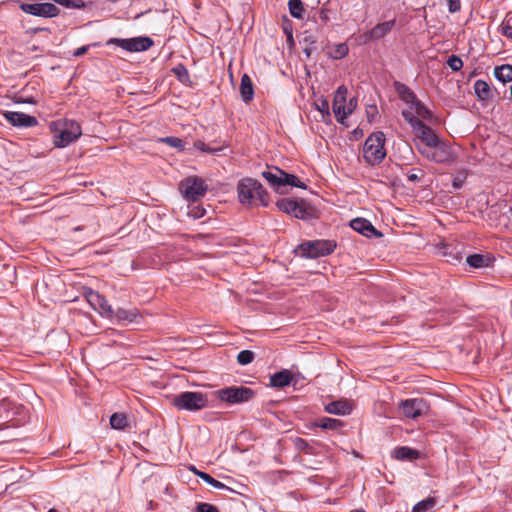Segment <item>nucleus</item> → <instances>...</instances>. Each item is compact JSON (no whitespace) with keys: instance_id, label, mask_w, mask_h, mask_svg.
Returning <instances> with one entry per match:
<instances>
[{"instance_id":"39448f33","label":"nucleus","mask_w":512,"mask_h":512,"mask_svg":"<svg viewBox=\"0 0 512 512\" xmlns=\"http://www.w3.org/2000/svg\"><path fill=\"white\" fill-rule=\"evenodd\" d=\"M219 400L227 404H242L255 397V391L244 386H230L216 391Z\"/></svg>"},{"instance_id":"8fccbe9b","label":"nucleus","mask_w":512,"mask_h":512,"mask_svg":"<svg viewBox=\"0 0 512 512\" xmlns=\"http://www.w3.org/2000/svg\"><path fill=\"white\" fill-rule=\"evenodd\" d=\"M174 72L178 76L179 79H181L182 74L187 75V70L183 65H179L178 67L174 68Z\"/></svg>"},{"instance_id":"1a4fd4ad","label":"nucleus","mask_w":512,"mask_h":512,"mask_svg":"<svg viewBox=\"0 0 512 512\" xmlns=\"http://www.w3.org/2000/svg\"><path fill=\"white\" fill-rule=\"evenodd\" d=\"M180 190L188 201H197L207 192L205 181L199 177H188L180 182Z\"/></svg>"},{"instance_id":"6ab92c4d","label":"nucleus","mask_w":512,"mask_h":512,"mask_svg":"<svg viewBox=\"0 0 512 512\" xmlns=\"http://www.w3.org/2000/svg\"><path fill=\"white\" fill-rule=\"evenodd\" d=\"M262 177L275 189L279 190L282 187V177L284 171L274 167L273 169L268 168L261 173Z\"/></svg>"},{"instance_id":"dca6fc26","label":"nucleus","mask_w":512,"mask_h":512,"mask_svg":"<svg viewBox=\"0 0 512 512\" xmlns=\"http://www.w3.org/2000/svg\"><path fill=\"white\" fill-rule=\"evenodd\" d=\"M350 227L356 232L368 238L374 236L376 238L382 237V233L378 231L372 223L365 218H355L350 221Z\"/></svg>"},{"instance_id":"79ce46f5","label":"nucleus","mask_w":512,"mask_h":512,"mask_svg":"<svg viewBox=\"0 0 512 512\" xmlns=\"http://www.w3.org/2000/svg\"><path fill=\"white\" fill-rule=\"evenodd\" d=\"M194 147L202 152L206 153H216L218 151H221V148H210L207 144L204 142L198 140L194 142Z\"/></svg>"},{"instance_id":"2eb2a0df","label":"nucleus","mask_w":512,"mask_h":512,"mask_svg":"<svg viewBox=\"0 0 512 512\" xmlns=\"http://www.w3.org/2000/svg\"><path fill=\"white\" fill-rule=\"evenodd\" d=\"M3 116L9 123L17 127H33L38 123L34 116L22 112L6 111Z\"/></svg>"},{"instance_id":"423d86ee","label":"nucleus","mask_w":512,"mask_h":512,"mask_svg":"<svg viewBox=\"0 0 512 512\" xmlns=\"http://www.w3.org/2000/svg\"><path fill=\"white\" fill-rule=\"evenodd\" d=\"M419 152L428 160L435 163H451L456 160V154L453 149L441 140L430 148H419Z\"/></svg>"},{"instance_id":"6e6552de","label":"nucleus","mask_w":512,"mask_h":512,"mask_svg":"<svg viewBox=\"0 0 512 512\" xmlns=\"http://www.w3.org/2000/svg\"><path fill=\"white\" fill-rule=\"evenodd\" d=\"M276 206L295 218L306 219L312 215L311 207L302 199L283 198L277 201Z\"/></svg>"},{"instance_id":"9d476101","label":"nucleus","mask_w":512,"mask_h":512,"mask_svg":"<svg viewBox=\"0 0 512 512\" xmlns=\"http://www.w3.org/2000/svg\"><path fill=\"white\" fill-rule=\"evenodd\" d=\"M107 44L116 45L129 52H143L150 49L154 41L148 36H140L128 39L111 38Z\"/></svg>"},{"instance_id":"ddd939ff","label":"nucleus","mask_w":512,"mask_h":512,"mask_svg":"<svg viewBox=\"0 0 512 512\" xmlns=\"http://www.w3.org/2000/svg\"><path fill=\"white\" fill-rule=\"evenodd\" d=\"M400 408L406 417L412 419L418 418L428 410L427 403L423 399L419 398L401 401Z\"/></svg>"},{"instance_id":"72a5a7b5","label":"nucleus","mask_w":512,"mask_h":512,"mask_svg":"<svg viewBox=\"0 0 512 512\" xmlns=\"http://www.w3.org/2000/svg\"><path fill=\"white\" fill-rule=\"evenodd\" d=\"M318 426L327 430H338L343 426V422L338 419L324 417L319 420Z\"/></svg>"},{"instance_id":"37998d69","label":"nucleus","mask_w":512,"mask_h":512,"mask_svg":"<svg viewBox=\"0 0 512 512\" xmlns=\"http://www.w3.org/2000/svg\"><path fill=\"white\" fill-rule=\"evenodd\" d=\"M195 512H219L217 507L209 503H199Z\"/></svg>"},{"instance_id":"a18cd8bd","label":"nucleus","mask_w":512,"mask_h":512,"mask_svg":"<svg viewBox=\"0 0 512 512\" xmlns=\"http://www.w3.org/2000/svg\"><path fill=\"white\" fill-rule=\"evenodd\" d=\"M448 8L451 13H455L460 10V0H447Z\"/></svg>"},{"instance_id":"5701e85b","label":"nucleus","mask_w":512,"mask_h":512,"mask_svg":"<svg viewBox=\"0 0 512 512\" xmlns=\"http://www.w3.org/2000/svg\"><path fill=\"white\" fill-rule=\"evenodd\" d=\"M394 27V20L385 21L377 24L374 28L369 31V37L374 40H378L387 35Z\"/></svg>"},{"instance_id":"e433bc0d","label":"nucleus","mask_w":512,"mask_h":512,"mask_svg":"<svg viewBox=\"0 0 512 512\" xmlns=\"http://www.w3.org/2000/svg\"><path fill=\"white\" fill-rule=\"evenodd\" d=\"M160 142L165 143L168 146L176 148V149H178L180 151L185 149L184 141L181 138H178V137L170 136V137L161 138Z\"/></svg>"},{"instance_id":"09e8293b","label":"nucleus","mask_w":512,"mask_h":512,"mask_svg":"<svg viewBox=\"0 0 512 512\" xmlns=\"http://www.w3.org/2000/svg\"><path fill=\"white\" fill-rule=\"evenodd\" d=\"M89 46H81L78 49H76L73 53L75 57H80L84 55L88 51Z\"/></svg>"},{"instance_id":"864d4df0","label":"nucleus","mask_w":512,"mask_h":512,"mask_svg":"<svg viewBox=\"0 0 512 512\" xmlns=\"http://www.w3.org/2000/svg\"><path fill=\"white\" fill-rule=\"evenodd\" d=\"M355 106H356V101H354V99H351L349 102L348 108H352V110H353L355 108Z\"/></svg>"},{"instance_id":"bb28decb","label":"nucleus","mask_w":512,"mask_h":512,"mask_svg":"<svg viewBox=\"0 0 512 512\" xmlns=\"http://www.w3.org/2000/svg\"><path fill=\"white\" fill-rule=\"evenodd\" d=\"M474 90L479 100L486 101L492 99V90L486 81L477 80L474 84Z\"/></svg>"},{"instance_id":"aec40b11","label":"nucleus","mask_w":512,"mask_h":512,"mask_svg":"<svg viewBox=\"0 0 512 512\" xmlns=\"http://www.w3.org/2000/svg\"><path fill=\"white\" fill-rule=\"evenodd\" d=\"M325 411L335 415H348L352 411V405L347 400L333 401L325 406Z\"/></svg>"},{"instance_id":"58836bf2","label":"nucleus","mask_w":512,"mask_h":512,"mask_svg":"<svg viewBox=\"0 0 512 512\" xmlns=\"http://www.w3.org/2000/svg\"><path fill=\"white\" fill-rule=\"evenodd\" d=\"M402 115L404 117V119L411 125V127L414 129H416L420 124H422L423 122L416 116L413 114V112L411 111H403L402 112Z\"/></svg>"},{"instance_id":"a19ab883","label":"nucleus","mask_w":512,"mask_h":512,"mask_svg":"<svg viewBox=\"0 0 512 512\" xmlns=\"http://www.w3.org/2000/svg\"><path fill=\"white\" fill-rule=\"evenodd\" d=\"M447 65L453 71H459L463 67V61L456 55H451L447 60Z\"/></svg>"},{"instance_id":"4c0bfd02","label":"nucleus","mask_w":512,"mask_h":512,"mask_svg":"<svg viewBox=\"0 0 512 512\" xmlns=\"http://www.w3.org/2000/svg\"><path fill=\"white\" fill-rule=\"evenodd\" d=\"M254 360V352L250 350H242L237 355V361L241 365H248Z\"/></svg>"},{"instance_id":"6e6d98bb","label":"nucleus","mask_w":512,"mask_h":512,"mask_svg":"<svg viewBox=\"0 0 512 512\" xmlns=\"http://www.w3.org/2000/svg\"><path fill=\"white\" fill-rule=\"evenodd\" d=\"M56 3H59L61 5H67L68 0H54Z\"/></svg>"},{"instance_id":"c756f323","label":"nucleus","mask_w":512,"mask_h":512,"mask_svg":"<svg viewBox=\"0 0 512 512\" xmlns=\"http://www.w3.org/2000/svg\"><path fill=\"white\" fill-rule=\"evenodd\" d=\"M288 7L290 14L297 19H302L305 13L304 4L301 0H289Z\"/></svg>"},{"instance_id":"f8f14e48","label":"nucleus","mask_w":512,"mask_h":512,"mask_svg":"<svg viewBox=\"0 0 512 512\" xmlns=\"http://www.w3.org/2000/svg\"><path fill=\"white\" fill-rule=\"evenodd\" d=\"M346 95L347 88L341 85L337 88L333 99L332 109L340 124H344L348 115L352 113V108L346 107Z\"/></svg>"},{"instance_id":"20e7f679","label":"nucleus","mask_w":512,"mask_h":512,"mask_svg":"<svg viewBox=\"0 0 512 512\" xmlns=\"http://www.w3.org/2000/svg\"><path fill=\"white\" fill-rule=\"evenodd\" d=\"M172 404L179 410L198 411L207 406L208 398L201 392L185 391L175 395Z\"/></svg>"},{"instance_id":"f03ea898","label":"nucleus","mask_w":512,"mask_h":512,"mask_svg":"<svg viewBox=\"0 0 512 512\" xmlns=\"http://www.w3.org/2000/svg\"><path fill=\"white\" fill-rule=\"evenodd\" d=\"M54 132V145L64 148L76 141L82 135V129L78 122L71 119H60L51 124Z\"/></svg>"},{"instance_id":"c85d7f7f","label":"nucleus","mask_w":512,"mask_h":512,"mask_svg":"<svg viewBox=\"0 0 512 512\" xmlns=\"http://www.w3.org/2000/svg\"><path fill=\"white\" fill-rule=\"evenodd\" d=\"M110 424L113 429L123 430L128 427V417L124 413H114L110 417Z\"/></svg>"},{"instance_id":"49530a36","label":"nucleus","mask_w":512,"mask_h":512,"mask_svg":"<svg viewBox=\"0 0 512 512\" xmlns=\"http://www.w3.org/2000/svg\"><path fill=\"white\" fill-rule=\"evenodd\" d=\"M317 109L322 113V114H327L329 115V103L326 99H322L321 100V103L320 105L317 106Z\"/></svg>"},{"instance_id":"0eeeda50","label":"nucleus","mask_w":512,"mask_h":512,"mask_svg":"<svg viewBox=\"0 0 512 512\" xmlns=\"http://www.w3.org/2000/svg\"><path fill=\"white\" fill-rule=\"evenodd\" d=\"M336 243L332 240H315L303 242L298 246V251L302 256L308 258H318L334 252Z\"/></svg>"},{"instance_id":"de8ad7c7","label":"nucleus","mask_w":512,"mask_h":512,"mask_svg":"<svg viewBox=\"0 0 512 512\" xmlns=\"http://www.w3.org/2000/svg\"><path fill=\"white\" fill-rule=\"evenodd\" d=\"M295 445L300 450H304L309 446L308 443L306 442V440H304L302 438H297L295 441Z\"/></svg>"},{"instance_id":"f257e3e1","label":"nucleus","mask_w":512,"mask_h":512,"mask_svg":"<svg viewBox=\"0 0 512 512\" xmlns=\"http://www.w3.org/2000/svg\"><path fill=\"white\" fill-rule=\"evenodd\" d=\"M238 199L242 204L253 205L259 202L263 206L269 203V195L257 180L242 179L237 185Z\"/></svg>"},{"instance_id":"bf43d9fd","label":"nucleus","mask_w":512,"mask_h":512,"mask_svg":"<svg viewBox=\"0 0 512 512\" xmlns=\"http://www.w3.org/2000/svg\"><path fill=\"white\" fill-rule=\"evenodd\" d=\"M195 216L196 217H201V216H203V213H200V214L197 213V214H195Z\"/></svg>"},{"instance_id":"680f3d73","label":"nucleus","mask_w":512,"mask_h":512,"mask_svg":"<svg viewBox=\"0 0 512 512\" xmlns=\"http://www.w3.org/2000/svg\"><path fill=\"white\" fill-rule=\"evenodd\" d=\"M510 90H511V95H512V85H511V88H510Z\"/></svg>"},{"instance_id":"cd10ccee","label":"nucleus","mask_w":512,"mask_h":512,"mask_svg":"<svg viewBox=\"0 0 512 512\" xmlns=\"http://www.w3.org/2000/svg\"><path fill=\"white\" fill-rule=\"evenodd\" d=\"M494 76L503 83L512 81V65L504 64L496 67Z\"/></svg>"},{"instance_id":"7ed1b4c3","label":"nucleus","mask_w":512,"mask_h":512,"mask_svg":"<svg viewBox=\"0 0 512 512\" xmlns=\"http://www.w3.org/2000/svg\"><path fill=\"white\" fill-rule=\"evenodd\" d=\"M385 135L383 132L372 133L363 146V158L369 165H378L386 157Z\"/></svg>"},{"instance_id":"ea45409f","label":"nucleus","mask_w":512,"mask_h":512,"mask_svg":"<svg viewBox=\"0 0 512 512\" xmlns=\"http://www.w3.org/2000/svg\"><path fill=\"white\" fill-rule=\"evenodd\" d=\"M425 176L422 169H411L406 173V177L410 182H420Z\"/></svg>"},{"instance_id":"a211bd4d","label":"nucleus","mask_w":512,"mask_h":512,"mask_svg":"<svg viewBox=\"0 0 512 512\" xmlns=\"http://www.w3.org/2000/svg\"><path fill=\"white\" fill-rule=\"evenodd\" d=\"M113 317L116 318L118 323L121 324H129L132 322H137L138 318H140V313L138 309H124V308H118L116 311H114Z\"/></svg>"},{"instance_id":"3c124183","label":"nucleus","mask_w":512,"mask_h":512,"mask_svg":"<svg viewBox=\"0 0 512 512\" xmlns=\"http://www.w3.org/2000/svg\"><path fill=\"white\" fill-rule=\"evenodd\" d=\"M348 52V48L346 45H340L337 49V54H338V57L341 58L343 56H345Z\"/></svg>"},{"instance_id":"4468645a","label":"nucleus","mask_w":512,"mask_h":512,"mask_svg":"<svg viewBox=\"0 0 512 512\" xmlns=\"http://www.w3.org/2000/svg\"><path fill=\"white\" fill-rule=\"evenodd\" d=\"M86 299L95 311H98L101 315H104L108 318H113L114 310L112 309L111 305H109L106 298L100 295L98 292L89 291L86 294Z\"/></svg>"},{"instance_id":"a878e982","label":"nucleus","mask_w":512,"mask_h":512,"mask_svg":"<svg viewBox=\"0 0 512 512\" xmlns=\"http://www.w3.org/2000/svg\"><path fill=\"white\" fill-rule=\"evenodd\" d=\"M466 262L473 268H483L491 264L492 258L489 254H472L466 258Z\"/></svg>"},{"instance_id":"5fc2aeb1","label":"nucleus","mask_w":512,"mask_h":512,"mask_svg":"<svg viewBox=\"0 0 512 512\" xmlns=\"http://www.w3.org/2000/svg\"><path fill=\"white\" fill-rule=\"evenodd\" d=\"M507 214L508 219L512 220V206L509 207Z\"/></svg>"},{"instance_id":"4be33fe9","label":"nucleus","mask_w":512,"mask_h":512,"mask_svg":"<svg viewBox=\"0 0 512 512\" xmlns=\"http://www.w3.org/2000/svg\"><path fill=\"white\" fill-rule=\"evenodd\" d=\"M240 95H241L242 100L245 103H249L253 99V96H254L253 83H252L251 78L247 74H244L241 77Z\"/></svg>"},{"instance_id":"473e14b6","label":"nucleus","mask_w":512,"mask_h":512,"mask_svg":"<svg viewBox=\"0 0 512 512\" xmlns=\"http://www.w3.org/2000/svg\"><path fill=\"white\" fill-rule=\"evenodd\" d=\"M499 32L503 36L512 39V12L506 14L505 18L499 26Z\"/></svg>"},{"instance_id":"393cba45","label":"nucleus","mask_w":512,"mask_h":512,"mask_svg":"<svg viewBox=\"0 0 512 512\" xmlns=\"http://www.w3.org/2000/svg\"><path fill=\"white\" fill-rule=\"evenodd\" d=\"M394 88L402 101L407 104H412L417 99L415 93L405 84L401 82H394Z\"/></svg>"},{"instance_id":"f704fd0d","label":"nucleus","mask_w":512,"mask_h":512,"mask_svg":"<svg viewBox=\"0 0 512 512\" xmlns=\"http://www.w3.org/2000/svg\"><path fill=\"white\" fill-rule=\"evenodd\" d=\"M194 472H195V474L199 478H201L203 481H205L206 483L210 484L214 488H216V489H224V488H226L225 484H223L222 482L214 479L208 473L201 472V471H196V470H194Z\"/></svg>"},{"instance_id":"b1692460","label":"nucleus","mask_w":512,"mask_h":512,"mask_svg":"<svg viewBox=\"0 0 512 512\" xmlns=\"http://www.w3.org/2000/svg\"><path fill=\"white\" fill-rule=\"evenodd\" d=\"M394 457L402 461H413L420 457V452L416 449L402 446L394 450Z\"/></svg>"},{"instance_id":"c03bdc74","label":"nucleus","mask_w":512,"mask_h":512,"mask_svg":"<svg viewBox=\"0 0 512 512\" xmlns=\"http://www.w3.org/2000/svg\"><path fill=\"white\" fill-rule=\"evenodd\" d=\"M366 114L369 122H372L375 116L378 114V109L376 105H370L366 108Z\"/></svg>"},{"instance_id":"052dcab7","label":"nucleus","mask_w":512,"mask_h":512,"mask_svg":"<svg viewBox=\"0 0 512 512\" xmlns=\"http://www.w3.org/2000/svg\"><path fill=\"white\" fill-rule=\"evenodd\" d=\"M27 102L32 103V102H33V101H32V98H29V99L27 100Z\"/></svg>"},{"instance_id":"13d9d810","label":"nucleus","mask_w":512,"mask_h":512,"mask_svg":"<svg viewBox=\"0 0 512 512\" xmlns=\"http://www.w3.org/2000/svg\"><path fill=\"white\" fill-rule=\"evenodd\" d=\"M47 512H58V511L55 508H51Z\"/></svg>"},{"instance_id":"603ef678","label":"nucleus","mask_w":512,"mask_h":512,"mask_svg":"<svg viewBox=\"0 0 512 512\" xmlns=\"http://www.w3.org/2000/svg\"><path fill=\"white\" fill-rule=\"evenodd\" d=\"M284 32L287 34L288 38L291 39L292 38V31L289 30L286 26H284Z\"/></svg>"},{"instance_id":"9b49d317","label":"nucleus","mask_w":512,"mask_h":512,"mask_svg":"<svg viewBox=\"0 0 512 512\" xmlns=\"http://www.w3.org/2000/svg\"><path fill=\"white\" fill-rule=\"evenodd\" d=\"M19 3L20 9L30 15L43 17V18H52L59 14L60 9L52 4V3H25L17 0Z\"/></svg>"},{"instance_id":"7c9ffc66","label":"nucleus","mask_w":512,"mask_h":512,"mask_svg":"<svg viewBox=\"0 0 512 512\" xmlns=\"http://www.w3.org/2000/svg\"><path fill=\"white\" fill-rule=\"evenodd\" d=\"M436 505V499L428 497L418 502L412 509V512H432Z\"/></svg>"},{"instance_id":"2f4dec72","label":"nucleus","mask_w":512,"mask_h":512,"mask_svg":"<svg viewBox=\"0 0 512 512\" xmlns=\"http://www.w3.org/2000/svg\"><path fill=\"white\" fill-rule=\"evenodd\" d=\"M411 109L415 111L418 118L425 120L431 118L430 110L418 98L411 104Z\"/></svg>"},{"instance_id":"f3484780","label":"nucleus","mask_w":512,"mask_h":512,"mask_svg":"<svg viewBox=\"0 0 512 512\" xmlns=\"http://www.w3.org/2000/svg\"><path fill=\"white\" fill-rule=\"evenodd\" d=\"M414 131L417 137L424 143L422 148H430L436 145V142L440 140L435 132L424 123L420 124Z\"/></svg>"},{"instance_id":"4d7b16f0","label":"nucleus","mask_w":512,"mask_h":512,"mask_svg":"<svg viewBox=\"0 0 512 512\" xmlns=\"http://www.w3.org/2000/svg\"><path fill=\"white\" fill-rule=\"evenodd\" d=\"M454 187L459 188L461 187V183L454 181L453 183Z\"/></svg>"},{"instance_id":"412c9836","label":"nucleus","mask_w":512,"mask_h":512,"mask_svg":"<svg viewBox=\"0 0 512 512\" xmlns=\"http://www.w3.org/2000/svg\"><path fill=\"white\" fill-rule=\"evenodd\" d=\"M292 379H293V375H292L291 371L284 369L282 371H279V372L273 374L270 377V385L275 388H284V387L290 385Z\"/></svg>"},{"instance_id":"c9c22d12","label":"nucleus","mask_w":512,"mask_h":512,"mask_svg":"<svg viewBox=\"0 0 512 512\" xmlns=\"http://www.w3.org/2000/svg\"><path fill=\"white\" fill-rule=\"evenodd\" d=\"M285 185L295 186L299 188H305V184L301 182L295 175L284 172L282 177V187Z\"/></svg>"}]
</instances>
